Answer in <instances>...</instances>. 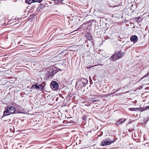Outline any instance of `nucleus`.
Returning <instances> with one entry per match:
<instances>
[{
	"label": "nucleus",
	"mask_w": 149,
	"mask_h": 149,
	"mask_svg": "<svg viewBox=\"0 0 149 149\" xmlns=\"http://www.w3.org/2000/svg\"><path fill=\"white\" fill-rule=\"evenodd\" d=\"M88 83L87 80L84 78H82L80 80L77 82L76 85L78 86L79 89H81L83 87H85Z\"/></svg>",
	"instance_id": "obj_1"
},
{
	"label": "nucleus",
	"mask_w": 149,
	"mask_h": 149,
	"mask_svg": "<svg viewBox=\"0 0 149 149\" xmlns=\"http://www.w3.org/2000/svg\"><path fill=\"white\" fill-rule=\"evenodd\" d=\"M124 55L123 52H121V51H118L117 53L113 54V56H111L110 58L112 60H116L122 57Z\"/></svg>",
	"instance_id": "obj_2"
},
{
	"label": "nucleus",
	"mask_w": 149,
	"mask_h": 149,
	"mask_svg": "<svg viewBox=\"0 0 149 149\" xmlns=\"http://www.w3.org/2000/svg\"><path fill=\"white\" fill-rule=\"evenodd\" d=\"M61 70V69L57 68L56 67H54L50 69L47 73L48 76V77H53L55 74H56L58 70Z\"/></svg>",
	"instance_id": "obj_3"
},
{
	"label": "nucleus",
	"mask_w": 149,
	"mask_h": 149,
	"mask_svg": "<svg viewBox=\"0 0 149 149\" xmlns=\"http://www.w3.org/2000/svg\"><path fill=\"white\" fill-rule=\"evenodd\" d=\"M114 141L115 140L113 139H111L109 138H108L103 140L101 142L100 145L102 146L109 145L111 143H113Z\"/></svg>",
	"instance_id": "obj_4"
},
{
	"label": "nucleus",
	"mask_w": 149,
	"mask_h": 149,
	"mask_svg": "<svg viewBox=\"0 0 149 149\" xmlns=\"http://www.w3.org/2000/svg\"><path fill=\"white\" fill-rule=\"evenodd\" d=\"M44 88V86L42 84H39L36 83L32 85L30 89L36 90H42Z\"/></svg>",
	"instance_id": "obj_5"
},
{
	"label": "nucleus",
	"mask_w": 149,
	"mask_h": 149,
	"mask_svg": "<svg viewBox=\"0 0 149 149\" xmlns=\"http://www.w3.org/2000/svg\"><path fill=\"white\" fill-rule=\"evenodd\" d=\"M51 86L53 90H55L58 89V83L56 81H52L51 83Z\"/></svg>",
	"instance_id": "obj_6"
},
{
	"label": "nucleus",
	"mask_w": 149,
	"mask_h": 149,
	"mask_svg": "<svg viewBox=\"0 0 149 149\" xmlns=\"http://www.w3.org/2000/svg\"><path fill=\"white\" fill-rule=\"evenodd\" d=\"M15 108L13 106H10V107H8L7 108H6V110L4 111L3 112V116L1 117V118H3V117L5 116H8V114L7 115L6 114V115H5V114H6V113H9V111H11V110H14Z\"/></svg>",
	"instance_id": "obj_7"
},
{
	"label": "nucleus",
	"mask_w": 149,
	"mask_h": 149,
	"mask_svg": "<svg viewBox=\"0 0 149 149\" xmlns=\"http://www.w3.org/2000/svg\"><path fill=\"white\" fill-rule=\"evenodd\" d=\"M42 0H26L25 2L26 3L31 4L32 3L35 2H38L40 3L42 2Z\"/></svg>",
	"instance_id": "obj_8"
},
{
	"label": "nucleus",
	"mask_w": 149,
	"mask_h": 149,
	"mask_svg": "<svg viewBox=\"0 0 149 149\" xmlns=\"http://www.w3.org/2000/svg\"><path fill=\"white\" fill-rule=\"evenodd\" d=\"M126 120V119L124 118L119 119L116 123V125L117 126H118L122 124Z\"/></svg>",
	"instance_id": "obj_9"
},
{
	"label": "nucleus",
	"mask_w": 149,
	"mask_h": 149,
	"mask_svg": "<svg viewBox=\"0 0 149 149\" xmlns=\"http://www.w3.org/2000/svg\"><path fill=\"white\" fill-rule=\"evenodd\" d=\"M130 40L131 41L135 43L138 40V37L136 35L133 36L131 37Z\"/></svg>",
	"instance_id": "obj_10"
},
{
	"label": "nucleus",
	"mask_w": 149,
	"mask_h": 149,
	"mask_svg": "<svg viewBox=\"0 0 149 149\" xmlns=\"http://www.w3.org/2000/svg\"><path fill=\"white\" fill-rule=\"evenodd\" d=\"M60 0H48V1H49V3L51 4L52 3V2L51 1H54V3L56 4H60L59 3V1Z\"/></svg>",
	"instance_id": "obj_11"
},
{
	"label": "nucleus",
	"mask_w": 149,
	"mask_h": 149,
	"mask_svg": "<svg viewBox=\"0 0 149 149\" xmlns=\"http://www.w3.org/2000/svg\"><path fill=\"white\" fill-rule=\"evenodd\" d=\"M94 20H89L88 21L86 22L85 23H84L83 24H82V25H81L80 26V28H81V27H83L84 26V25H86V24H89L90 23H91V22L92 21H93Z\"/></svg>",
	"instance_id": "obj_12"
},
{
	"label": "nucleus",
	"mask_w": 149,
	"mask_h": 149,
	"mask_svg": "<svg viewBox=\"0 0 149 149\" xmlns=\"http://www.w3.org/2000/svg\"><path fill=\"white\" fill-rule=\"evenodd\" d=\"M45 6L43 4H40L39 5V6L38 8H37V9H41V8H43V7Z\"/></svg>",
	"instance_id": "obj_13"
},
{
	"label": "nucleus",
	"mask_w": 149,
	"mask_h": 149,
	"mask_svg": "<svg viewBox=\"0 0 149 149\" xmlns=\"http://www.w3.org/2000/svg\"><path fill=\"white\" fill-rule=\"evenodd\" d=\"M91 101H92L93 103L95 102H96L98 101V100L96 99L95 98H93L91 99Z\"/></svg>",
	"instance_id": "obj_14"
},
{
	"label": "nucleus",
	"mask_w": 149,
	"mask_h": 149,
	"mask_svg": "<svg viewBox=\"0 0 149 149\" xmlns=\"http://www.w3.org/2000/svg\"><path fill=\"white\" fill-rule=\"evenodd\" d=\"M138 109V108H130L129 109V110L131 111H136Z\"/></svg>",
	"instance_id": "obj_15"
},
{
	"label": "nucleus",
	"mask_w": 149,
	"mask_h": 149,
	"mask_svg": "<svg viewBox=\"0 0 149 149\" xmlns=\"http://www.w3.org/2000/svg\"><path fill=\"white\" fill-rule=\"evenodd\" d=\"M9 113L10 114H13L15 113V108H14V110H11V111H9Z\"/></svg>",
	"instance_id": "obj_16"
},
{
	"label": "nucleus",
	"mask_w": 149,
	"mask_h": 149,
	"mask_svg": "<svg viewBox=\"0 0 149 149\" xmlns=\"http://www.w3.org/2000/svg\"><path fill=\"white\" fill-rule=\"evenodd\" d=\"M92 38V37L90 35L88 37V39L89 40H91V39Z\"/></svg>",
	"instance_id": "obj_17"
},
{
	"label": "nucleus",
	"mask_w": 149,
	"mask_h": 149,
	"mask_svg": "<svg viewBox=\"0 0 149 149\" xmlns=\"http://www.w3.org/2000/svg\"><path fill=\"white\" fill-rule=\"evenodd\" d=\"M37 12L36 13L32 14L31 15H30L31 16H34L37 14Z\"/></svg>",
	"instance_id": "obj_18"
},
{
	"label": "nucleus",
	"mask_w": 149,
	"mask_h": 149,
	"mask_svg": "<svg viewBox=\"0 0 149 149\" xmlns=\"http://www.w3.org/2000/svg\"><path fill=\"white\" fill-rule=\"evenodd\" d=\"M136 19H137V21H138V22H140L141 21V20H139V19H141V18L140 17H138L136 18Z\"/></svg>",
	"instance_id": "obj_19"
},
{
	"label": "nucleus",
	"mask_w": 149,
	"mask_h": 149,
	"mask_svg": "<svg viewBox=\"0 0 149 149\" xmlns=\"http://www.w3.org/2000/svg\"><path fill=\"white\" fill-rule=\"evenodd\" d=\"M149 109V106L145 107V109Z\"/></svg>",
	"instance_id": "obj_20"
},
{
	"label": "nucleus",
	"mask_w": 149,
	"mask_h": 149,
	"mask_svg": "<svg viewBox=\"0 0 149 149\" xmlns=\"http://www.w3.org/2000/svg\"><path fill=\"white\" fill-rule=\"evenodd\" d=\"M63 0H60L59 1V3H62V2L63 1Z\"/></svg>",
	"instance_id": "obj_21"
},
{
	"label": "nucleus",
	"mask_w": 149,
	"mask_h": 149,
	"mask_svg": "<svg viewBox=\"0 0 149 149\" xmlns=\"http://www.w3.org/2000/svg\"><path fill=\"white\" fill-rule=\"evenodd\" d=\"M31 8V9H32L33 8H35V5L33 6Z\"/></svg>",
	"instance_id": "obj_22"
},
{
	"label": "nucleus",
	"mask_w": 149,
	"mask_h": 149,
	"mask_svg": "<svg viewBox=\"0 0 149 149\" xmlns=\"http://www.w3.org/2000/svg\"><path fill=\"white\" fill-rule=\"evenodd\" d=\"M6 114H7V115L8 114V115H10V113H6Z\"/></svg>",
	"instance_id": "obj_23"
},
{
	"label": "nucleus",
	"mask_w": 149,
	"mask_h": 149,
	"mask_svg": "<svg viewBox=\"0 0 149 149\" xmlns=\"http://www.w3.org/2000/svg\"><path fill=\"white\" fill-rule=\"evenodd\" d=\"M91 42L92 44V45H93V41H92V40H91Z\"/></svg>",
	"instance_id": "obj_24"
},
{
	"label": "nucleus",
	"mask_w": 149,
	"mask_h": 149,
	"mask_svg": "<svg viewBox=\"0 0 149 149\" xmlns=\"http://www.w3.org/2000/svg\"><path fill=\"white\" fill-rule=\"evenodd\" d=\"M148 74H146V75H145V76H144V77L142 78H141V79H142L143 78V77H146L147 76V75Z\"/></svg>",
	"instance_id": "obj_25"
},
{
	"label": "nucleus",
	"mask_w": 149,
	"mask_h": 149,
	"mask_svg": "<svg viewBox=\"0 0 149 149\" xmlns=\"http://www.w3.org/2000/svg\"><path fill=\"white\" fill-rule=\"evenodd\" d=\"M10 130L12 132H13L12 129H10Z\"/></svg>",
	"instance_id": "obj_26"
},
{
	"label": "nucleus",
	"mask_w": 149,
	"mask_h": 149,
	"mask_svg": "<svg viewBox=\"0 0 149 149\" xmlns=\"http://www.w3.org/2000/svg\"><path fill=\"white\" fill-rule=\"evenodd\" d=\"M132 130H129V131L130 132H131V131H132Z\"/></svg>",
	"instance_id": "obj_27"
},
{
	"label": "nucleus",
	"mask_w": 149,
	"mask_h": 149,
	"mask_svg": "<svg viewBox=\"0 0 149 149\" xmlns=\"http://www.w3.org/2000/svg\"><path fill=\"white\" fill-rule=\"evenodd\" d=\"M118 6H113V7H118Z\"/></svg>",
	"instance_id": "obj_28"
},
{
	"label": "nucleus",
	"mask_w": 149,
	"mask_h": 149,
	"mask_svg": "<svg viewBox=\"0 0 149 149\" xmlns=\"http://www.w3.org/2000/svg\"><path fill=\"white\" fill-rule=\"evenodd\" d=\"M85 118V117H84V118H83V119L84 120H85V118Z\"/></svg>",
	"instance_id": "obj_29"
},
{
	"label": "nucleus",
	"mask_w": 149,
	"mask_h": 149,
	"mask_svg": "<svg viewBox=\"0 0 149 149\" xmlns=\"http://www.w3.org/2000/svg\"><path fill=\"white\" fill-rule=\"evenodd\" d=\"M85 118V117H84V118H83V119L84 120H85V118Z\"/></svg>",
	"instance_id": "obj_30"
},
{
	"label": "nucleus",
	"mask_w": 149,
	"mask_h": 149,
	"mask_svg": "<svg viewBox=\"0 0 149 149\" xmlns=\"http://www.w3.org/2000/svg\"><path fill=\"white\" fill-rule=\"evenodd\" d=\"M29 6H28L27 7V8L29 9Z\"/></svg>",
	"instance_id": "obj_31"
},
{
	"label": "nucleus",
	"mask_w": 149,
	"mask_h": 149,
	"mask_svg": "<svg viewBox=\"0 0 149 149\" xmlns=\"http://www.w3.org/2000/svg\"><path fill=\"white\" fill-rule=\"evenodd\" d=\"M31 10V11L32 10Z\"/></svg>",
	"instance_id": "obj_32"
},
{
	"label": "nucleus",
	"mask_w": 149,
	"mask_h": 149,
	"mask_svg": "<svg viewBox=\"0 0 149 149\" xmlns=\"http://www.w3.org/2000/svg\"><path fill=\"white\" fill-rule=\"evenodd\" d=\"M79 28H78L77 29V30H78L79 29Z\"/></svg>",
	"instance_id": "obj_33"
}]
</instances>
